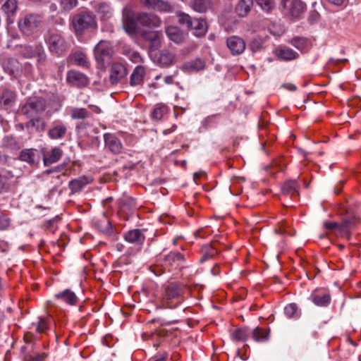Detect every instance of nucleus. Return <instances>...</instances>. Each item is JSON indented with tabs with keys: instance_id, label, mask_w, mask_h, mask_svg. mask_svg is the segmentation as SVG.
Masks as SVG:
<instances>
[{
	"instance_id": "nucleus-54",
	"label": "nucleus",
	"mask_w": 361,
	"mask_h": 361,
	"mask_svg": "<svg viewBox=\"0 0 361 361\" xmlns=\"http://www.w3.org/2000/svg\"><path fill=\"white\" fill-rule=\"evenodd\" d=\"M283 87L286 89H288L290 91H295L296 90V87L293 84H286L283 85Z\"/></svg>"
},
{
	"instance_id": "nucleus-17",
	"label": "nucleus",
	"mask_w": 361,
	"mask_h": 361,
	"mask_svg": "<svg viewBox=\"0 0 361 361\" xmlns=\"http://www.w3.org/2000/svg\"><path fill=\"white\" fill-rule=\"evenodd\" d=\"M63 155L62 149L55 147L50 151L45 152L43 155V161L45 166H49L57 162Z\"/></svg>"
},
{
	"instance_id": "nucleus-19",
	"label": "nucleus",
	"mask_w": 361,
	"mask_h": 361,
	"mask_svg": "<svg viewBox=\"0 0 361 361\" xmlns=\"http://www.w3.org/2000/svg\"><path fill=\"white\" fill-rule=\"evenodd\" d=\"M1 65L5 72L16 77L19 71V63L15 59L4 58L1 61Z\"/></svg>"
},
{
	"instance_id": "nucleus-49",
	"label": "nucleus",
	"mask_w": 361,
	"mask_h": 361,
	"mask_svg": "<svg viewBox=\"0 0 361 361\" xmlns=\"http://www.w3.org/2000/svg\"><path fill=\"white\" fill-rule=\"evenodd\" d=\"M9 219L6 215L0 216V230L6 229L9 226Z\"/></svg>"
},
{
	"instance_id": "nucleus-46",
	"label": "nucleus",
	"mask_w": 361,
	"mask_h": 361,
	"mask_svg": "<svg viewBox=\"0 0 361 361\" xmlns=\"http://www.w3.org/2000/svg\"><path fill=\"white\" fill-rule=\"evenodd\" d=\"M298 307L295 303L287 305L284 308V313L288 317H293L297 314Z\"/></svg>"
},
{
	"instance_id": "nucleus-58",
	"label": "nucleus",
	"mask_w": 361,
	"mask_h": 361,
	"mask_svg": "<svg viewBox=\"0 0 361 361\" xmlns=\"http://www.w3.org/2000/svg\"><path fill=\"white\" fill-rule=\"evenodd\" d=\"M173 130H173H169V129L165 130H164V134H165V135L169 134Z\"/></svg>"
},
{
	"instance_id": "nucleus-30",
	"label": "nucleus",
	"mask_w": 361,
	"mask_h": 361,
	"mask_svg": "<svg viewBox=\"0 0 361 361\" xmlns=\"http://www.w3.org/2000/svg\"><path fill=\"white\" fill-rule=\"evenodd\" d=\"M314 305L319 307L328 306L331 302V296L329 293H312L310 296Z\"/></svg>"
},
{
	"instance_id": "nucleus-42",
	"label": "nucleus",
	"mask_w": 361,
	"mask_h": 361,
	"mask_svg": "<svg viewBox=\"0 0 361 361\" xmlns=\"http://www.w3.org/2000/svg\"><path fill=\"white\" fill-rule=\"evenodd\" d=\"M63 11H69L78 5V0H58Z\"/></svg>"
},
{
	"instance_id": "nucleus-55",
	"label": "nucleus",
	"mask_w": 361,
	"mask_h": 361,
	"mask_svg": "<svg viewBox=\"0 0 361 361\" xmlns=\"http://www.w3.org/2000/svg\"><path fill=\"white\" fill-rule=\"evenodd\" d=\"M164 81L166 84H171L173 82V77L172 76H166L164 78Z\"/></svg>"
},
{
	"instance_id": "nucleus-48",
	"label": "nucleus",
	"mask_w": 361,
	"mask_h": 361,
	"mask_svg": "<svg viewBox=\"0 0 361 361\" xmlns=\"http://www.w3.org/2000/svg\"><path fill=\"white\" fill-rule=\"evenodd\" d=\"M269 32L274 36H280L284 32V28L281 25H271L269 28Z\"/></svg>"
},
{
	"instance_id": "nucleus-31",
	"label": "nucleus",
	"mask_w": 361,
	"mask_h": 361,
	"mask_svg": "<svg viewBox=\"0 0 361 361\" xmlns=\"http://www.w3.org/2000/svg\"><path fill=\"white\" fill-rule=\"evenodd\" d=\"M252 6V0H240L235 6V12L239 16L244 17L250 12Z\"/></svg>"
},
{
	"instance_id": "nucleus-20",
	"label": "nucleus",
	"mask_w": 361,
	"mask_h": 361,
	"mask_svg": "<svg viewBox=\"0 0 361 361\" xmlns=\"http://www.w3.org/2000/svg\"><path fill=\"white\" fill-rule=\"evenodd\" d=\"M165 32L168 38L176 43L180 44L183 42L184 39V35L182 30H180L177 26L168 25L165 27Z\"/></svg>"
},
{
	"instance_id": "nucleus-14",
	"label": "nucleus",
	"mask_w": 361,
	"mask_h": 361,
	"mask_svg": "<svg viewBox=\"0 0 361 361\" xmlns=\"http://www.w3.org/2000/svg\"><path fill=\"white\" fill-rule=\"evenodd\" d=\"M66 80L68 83L76 87H84L88 83L86 75L76 71H68Z\"/></svg>"
},
{
	"instance_id": "nucleus-45",
	"label": "nucleus",
	"mask_w": 361,
	"mask_h": 361,
	"mask_svg": "<svg viewBox=\"0 0 361 361\" xmlns=\"http://www.w3.org/2000/svg\"><path fill=\"white\" fill-rule=\"evenodd\" d=\"M290 43L300 51H304L307 47V40L302 37H295L291 40Z\"/></svg>"
},
{
	"instance_id": "nucleus-34",
	"label": "nucleus",
	"mask_w": 361,
	"mask_h": 361,
	"mask_svg": "<svg viewBox=\"0 0 361 361\" xmlns=\"http://www.w3.org/2000/svg\"><path fill=\"white\" fill-rule=\"evenodd\" d=\"M305 10V4L300 0H292L290 7V13L292 16L298 18Z\"/></svg>"
},
{
	"instance_id": "nucleus-26",
	"label": "nucleus",
	"mask_w": 361,
	"mask_h": 361,
	"mask_svg": "<svg viewBox=\"0 0 361 361\" xmlns=\"http://www.w3.org/2000/svg\"><path fill=\"white\" fill-rule=\"evenodd\" d=\"M20 160L32 165L38 161L39 155L36 149H27L20 152Z\"/></svg>"
},
{
	"instance_id": "nucleus-27",
	"label": "nucleus",
	"mask_w": 361,
	"mask_h": 361,
	"mask_svg": "<svg viewBox=\"0 0 361 361\" xmlns=\"http://www.w3.org/2000/svg\"><path fill=\"white\" fill-rule=\"evenodd\" d=\"M95 10L102 20L109 19L113 16V11L106 3H99L95 6Z\"/></svg>"
},
{
	"instance_id": "nucleus-12",
	"label": "nucleus",
	"mask_w": 361,
	"mask_h": 361,
	"mask_svg": "<svg viewBox=\"0 0 361 361\" xmlns=\"http://www.w3.org/2000/svg\"><path fill=\"white\" fill-rule=\"evenodd\" d=\"M126 68L121 63H114L110 70L109 80L111 84L115 85L126 77Z\"/></svg>"
},
{
	"instance_id": "nucleus-40",
	"label": "nucleus",
	"mask_w": 361,
	"mask_h": 361,
	"mask_svg": "<svg viewBox=\"0 0 361 361\" xmlns=\"http://www.w3.org/2000/svg\"><path fill=\"white\" fill-rule=\"evenodd\" d=\"M25 127L27 129L35 127L37 130L42 131L44 130L45 123L39 118H32L25 124Z\"/></svg>"
},
{
	"instance_id": "nucleus-44",
	"label": "nucleus",
	"mask_w": 361,
	"mask_h": 361,
	"mask_svg": "<svg viewBox=\"0 0 361 361\" xmlns=\"http://www.w3.org/2000/svg\"><path fill=\"white\" fill-rule=\"evenodd\" d=\"M257 5L264 11L269 12L274 6V0H255Z\"/></svg>"
},
{
	"instance_id": "nucleus-39",
	"label": "nucleus",
	"mask_w": 361,
	"mask_h": 361,
	"mask_svg": "<svg viewBox=\"0 0 361 361\" xmlns=\"http://www.w3.org/2000/svg\"><path fill=\"white\" fill-rule=\"evenodd\" d=\"M73 61L75 64L82 67H87L89 64L86 55L80 51L73 55Z\"/></svg>"
},
{
	"instance_id": "nucleus-35",
	"label": "nucleus",
	"mask_w": 361,
	"mask_h": 361,
	"mask_svg": "<svg viewBox=\"0 0 361 361\" xmlns=\"http://www.w3.org/2000/svg\"><path fill=\"white\" fill-rule=\"evenodd\" d=\"M192 6L195 11L202 13L211 8L212 3L210 0H193Z\"/></svg>"
},
{
	"instance_id": "nucleus-21",
	"label": "nucleus",
	"mask_w": 361,
	"mask_h": 361,
	"mask_svg": "<svg viewBox=\"0 0 361 361\" xmlns=\"http://www.w3.org/2000/svg\"><path fill=\"white\" fill-rule=\"evenodd\" d=\"M276 56L283 61H291L298 57V54L287 47H279L274 51Z\"/></svg>"
},
{
	"instance_id": "nucleus-25",
	"label": "nucleus",
	"mask_w": 361,
	"mask_h": 361,
	"mask_svg": "<svg viewBox=\"0 0 361 361\" xmlns=\"http://www.w3.org/2000/svg\"><path fill=\"white\" fill-rule=\"evenodd\" d=\"M154 61L161 66H168L173 63L174 56L167 50H163L154 56Z\"/></svg>"
},
{
	"instance_id": "nucleus-41",
	"label": "nucleus",
	"mask_w": 361,
	"mask_h": 361,
	"mask_svg": "<svg viewBox=\"0 0 361 361\" xmlns=\"http://www.w3.org/2000/svg\"><path fill=\"white\" fill-rule=\"evenodd\" d=\"M168 112V107L164 104L157 105L152 113V116L156 120H161Z\"/></svg>"
},
{
	"instance_id": "nucleus-8",
	"label": "nucleus",
	"mask_w": 361,
	"mask_h": 361,
	"mask_svg": "<svg viewBox=\"0 0 361 361\" xmlns=\"http://www.w3.org/2000/svg\"><path fill=\"white\" fill-rule=\"evenodd\" d=\"M41 22V18L37 15H27L18 22L19 29L25 35H29L33 33Z\"/></svg>"
},
{
	"instance_id": "nucleus-50",
	"label": "nucleus",
	"mask_w": 361,
	"mask_h": 361,
	"mask_svg": "<svg viewBox=\"0 0 361 361\" xmlns=\"http://www.w3.org/2000/svg\"><path fill=\"white\" fill-rule=\"evenodd\" d=\"M47 328V322L45 319L40 318L37 326V330L39 332H44Z\"/></svg>"
},
{
	"instance_id": "nucleus-2",
	"label": "nucleus",
	"mask_w": 361,
	"mask_h": 361,
	"mask_svg": "<svg viewBox=\"0 0 361 361\" xmlns=\"http://www.w3.org/2000/svg\"><path fill=\"white\" fill-rule=\"evenodd\" d=\"M358 223V217L354 214H349L344 217L341 223L324 221V226L328 232L348 239L351 231Z\"/></svg>"
},
{
	"instance_id": "nucleus-57",
	"label": "nucleus",
	"mask_w": 361,
	"mask_h": 361,
	"mask_svg": "<svg viewBox=\"0 0 361 361\" xmlns=\"http://www.w3.org/2000/svg\"><path fill=\"white\" fill-rule=\"evenodd\" d=\"M133 56H134V59H133V61L134 62H137L138 59H140V56L136 53L133 54Z\"/></svg>"
},
{
	"instance_id": "nucleus-61",
	"label": "nucleus",
	"mask_w": 361,
	"mask_h": 361,
	"mask_svg": "<svg viewBox=\"0 0 361 361\" xmlns=\"http://www.w3.org/2000/svg\"><path fill=\"white\" fill-rule=\"evenodd\" d=\"M160 78H161V76H160V75H157V76H156V77H155V79H156V80H159Z\"/></svg>"
},
{
	"instance_id": "nucleus-32",
	"label": "nucleus",
	"mask_w": 361,
	"mask_h": 361,
	"mask_svg": "<svg viewBox=\"0 0 361 361\" xmlns=\"http://www.w3.org/2000/svg\"><path fill=\"white\" fill-rule=\"evenodd\" d=\"M145 75V68L141 66H137L130 76V83L132 86H136L140 85L143 80L144 76Z\"/></svg>"
},
{
	"instance_id": "nucleus-24",
	"label": "nucleus",
	"mask_w": 361,
	"mask_h": 361,
	"mask_svg": "<svg viewBox=\"0 0 361 361\" xmlns=\"http://www.w3.org/2000/svg\"><path fill=\"white\" fill-rule=\"evenodd\" d=\"M16 99L15 93L8 90H4L1 95L0 96V107L4 109L11 108Z\"/></svg>"
},
{
	"instance_id": "nucleus-29",
	"label": "nucleus",
	"mask_w": 361,
	"mask_h": 361,
	"mask_svg": "<svg viewBox=\"0 0 361 361\" xmlns=\"http://www.w3.org/2000/svg\"><path fill=\"white\" fill-rule=\"evenodd\" d=\"M92 179L91 177H80L71 180L69 183V188L73 192H76L82 190L85 185L90 183Z\"/></svg>"
},
{
	"instance_id": "nucleus-36",
	"label": "nucleus",
	"mask_w": 361,
	"mask_h": 361,
	"mask_svg": "<svg viewBox=\"0 0 361 361\" xmlns=\"http://www.w3.org/2000/svg\"><path fill=\"white\" fill-rule=\"evenodd\" d=\"M148 39L150 41L149 48L152 50L158 49L161 44V33L159 32H152L149 33Z\"/></svg>"
},
{
	"instance_id": "nucleus-15",
	"label": "nucleus",
	"mask_w": 361,
	"mask_h": 361,
	"mask_svg": "<svg viewBox=\"0 0 361 361\" xmlns=\"http://www.w3.org/2000/svg\"><path fill=\"white\" fill-rule=\"evenodd\" d=\"M105 146L112 152L118 154L122 150V144L121 140L114 135L105 133L104 135Z\"/></svg>"
},
{
	"instance_id": "nucleus-6",
	"label": "nucleus",
	"mask_w": 361,
	"mask_h": 361,
	"mask_svg": "<svg viewBox=\"0 0 361 361\" xmlns=\"http://www.w3.org/2000/svg\"><path fill=\"white\" fill-rule=\"evenodd\" d=\"M46 107L47 102L42 97H30L22 106L21 113L28 118H31L43 113Z\"/></svg>"
},
{
	"instance_id": "nucleus-16",
	"label": "nucleus",
	"mask_w": 361,
	"mask_h": 361,
	"mask_svg": "<svg viewBox=\"0 0 361 361\" xmlns=\"http://www.w3.org/2000/svg\"><path fill=\"white\" fill-rule=\"evenodd\" d=\"M18 8L17 0H6L2 5L1 9L7 17V23L11 25L13 23V17Z\"/></svg>"
},
{
	"instance_id": "nucleus-53",
	"label": "nucleus",
	"mask_w": 361,
	"mask_h": 361,
	"mask_svg": "<svg viewBox=\"0 0 361 361\" xmlns=\"http://www.w3.org/2000/svg\"><path fill=\"white\" fill-rule=\"evenodd\" d=\"M327 2H329L331 4H333L334 6H341L345 4L348 0H326Z\"/></svg>"
},
{
	"instance_id": "nucleus-33",
	"label": "nucleus",
	"mask_w": 361,
	"mask_h": 361,
	"mask_svg": "<svg viewBox=\"0 0 361 361\" xmlns=\"http://www.w3.org/2000/svg\"><path fill=\"white\" fill-rule=\"evenodd\" d=\"M281 191L283 195L286 196L294 197L298 195V185L294 180H289L286 182L282 188Z\"/></svg>"
},
{
	"instance_id": "nucleus-22",
	"label": "nucleus",
	"mask_w": 361,
	"mask_h": 361,
	"mask_svg": "<svg viewBox=\"0 0 361 361\" xmlns=\"http://www.w3.org/2000/svg\"><path fill=\"white\" fill-rule=\"evenodd\" d=\"M55 298L60 302H65L69 305H75L78 300L75 293L69 289H66L56 294Z\"/></svg>"
},
{
	"instance_id": "nucleus-59",
	"label": "nucleus",
	"mask_w": 361,
	"mask_h": 361,
	"mask_svg": "<svg viewBox=\"0 0 361 361\" xmlns=\"http://www.w3.org/2000/svg\"><path fill=\"white\" fill-rule=\"evenodd\" d=\"M50 8L52 10V11H56V6L54 5V4H51V6H50Z\"/></svg>"
},
{
	"instance_id": "nucleus-10",
	"label": "nucleus",
	"mask_w": 361,
	"mask_h": 361,
	"mask_svg": "<svg viewBox=\"0 0 361 361\" xmlns=\"http://www.w3.org/2000/svg\"><path fill=\"white\" fill-rule=\"evenodd\" d=\"M140 2L145 8L160 13L172 11L171 5L169 1L165 0H140Z\"/></svg>"
},
{
	"instance_id": "nucleus-3",
	"label": "nucleus",
	"mask_w": 361,
	"mask_h": 361,
	"mask_svg": "<svg viewBox=\"0 0 361 361\" xmlns=\"http://www.w3.org/2000/svg\"><path fill=\"white\" fill-rule=\"evenodd\" d=\"M72 25L78 37L82 36L85 32L94 30L97 27L95 17L89 12H81L75 15L72 20Z\"/></svg>"
},
{
	"instance_id": "nucleus-18",
	"label": "nucleus",
	"mask_w": 361,
	"mask_h": 361,
	"mask_svg": "<svg viewBox=\"0 0 361 361\" xmlns=\"http://www.w3.org/2000/svg\"><path fill=\"white\" fill-rule=\"evenodd\" d=\"M124 239L129 243L140 245L143 243L145 235L140 229H133L125 233Z\"/></svg>"
},
{
	"instance_id": "nucleus-1",
	"label": "nucleus",
	"mask_w": 361,
	"mask_h": 361,
	"mask_svg": "<svg viewBox=\"0 0 361 361\" xmlns=\"http://www.w3.org/2000/svg\"><path fill=\"white\" fill-rule=\"evenodd\" d=\"M185 287L183 284L171 282L164 286L160 298L161 305L164 308L173 309L184 300Z\"/></svg>"
},
{
	"instance_id": "nucleus-43",
	"label": "nucleus",
	"mask_w": 361,
	"mask_h": 361,
	"mask_svg": "<svg viewBox=\"0 0 361 361\" xmlns=\"http://www.w3.org/2000/svg\"><path fill=\"white\" fill-rule=\"evenodd\" d=\"M73 119H83L88 116V112L83 108H73L71 112Z\"/></svg>"
},
{
	"instance_id": "nucleus-51",
	"label": "nucleus",
	"mask_w": 361,
	"mask_h": 361,
	"mask_svg": "<svg viewBox=\"0 0 361 361\" xmlns=\"http://www.w3.org/2000/svg\"><path fill=\"white\" fill-rule=\"evenodd\" d=\"M23 361H43V357L40 355H27Z\"/></svg>"
},
{
	"instance_id": "nucleus-56",
	"label": "nucleus",
	"mask_w": 361,
	"mask_h": 361,
	"mask_svg": "<svg viewBox=\"0 0 361 361\" xmlns=\"http://www.w3.org/2000/svg\"><path fill=\"white\" fill-rule=\"evenodd\" d=\"M165 360H166V356L161 355V356L153 360L152 361H165Z\"/></svg>"
},
{
	"instance_id": "nucleus-4",
	"label": "nucleus",
	"mask_w": 361,
	"mask_h": 361,
	"mask_svg": "<svg viewBox=\"0 0 361 361\" xmlns=\"http://www.w3.org/2000/svg\"><path fill=\"white\" fill-rule=\"evenodd\" d=\"M178 22L192 32L196 37L204 36L207 31L206 22L201 18H192L188 14L179 13L178 14Z\"/></svg>"
},
{
	"instance_id": "nucleus-60",
	"label": "nucleus",
	"mask_w": 361,
	"mask_h": 361,
	"mask_svg": "<svg viewBox=\"0 0 361 361\" xmlns=\"http://www.w3.org/2000/svg\"><path fill=\"white\" fill-rule=\"evenodd\" d=\"M7 140H8V141H9V142H13V141H14V140H13L12 137H11V138L7 137Z\"/></svg>"
},
{
	"instance_id": "nucleus-5",
	"label": "nucleus",
	"mask_w": 361,
	"mask_h": 361,
	"mask_svg": "<svg viewBox=\"0 0 361 361\" xmlns=\"http://www.w3.org/2000/svg\"><path fill=\"white\" fill-rule=\"evenodd\" d=\"M113 54V47L108 41L101 40L94 49L95 60L101 68H104L109 63Z\"/></svg>"
},
{
	"instance_id": "nucleus-38",
	"label": "nucleus",
	"mask_w": 361,
	"mask_h": 361,
	"mask_svg": "<svg viewBox=\"0 0 361 361\" xmlns=\"http://www.w3.org/2000/svg\"><path fill=\"white\" fill-rule=\"evenodd\" d=\"M123 27L125 31L129 35H132L135 32V23L133 18L123 14Z\"/></svg>"
},
{
	"instance_id": "nucleus-9",
	"label": "nucleus",
	"mask_w": 361,
	"mask_h": 361,
	"mask_svg": "<svg viewBox=\"0 0 361 361\" xmlns=\"http://www.w3.org/2000/svg\"><path fill=\"white\" fill-rule=\"evenodd\" d=\"M21 54L25 58L37 57V62H44L46 59V54L42 44H36L35 47L27 45L22 47Z\"/></svg>"
},
{
	"instance_id": "nucleus-52",
	"label": "nucleus",
	"mask_w": 361,
	"mask_h": 361,
	"mask_svg": "<svg viewBox=\"0 0 361 361\" xmlns=\"http://www.w3.org/2000/svg\"><path fill=\"white\" fill-rule=\"evenodd\" d=\"M205 176H206V173L203 171L196 172L193 175V180L196 184H199V182H198L199 180Z\"/></svg>"
},
{
	"instance_id": "nucleus-13",
	"label": "nucleus",
	"mask_w": 361,
	"mask_h": 361,
	"mask_svg": "<svg viewBox=\"0 0 361 361\" xmlns=\"http://www.w3.org/2000/svg\"><path fill=\"white\" fill-rule=\"evenodd\" d=\"M227 47L233 55L242 54L245 49L244 40L236 36H232L227 39Z\"/></svg>"
},
{
	"instance_id": "nucleus-11",
	"label": "nucleus",
	"mask_w": 361,
	"mask_h": 361,
	"mask_svg": "<svg viewBox=\"0 0 361 361\" xmlns=\"http://www.w3.org/2000/svg\"><path fill=\"white\" fill-rule=\"evenodd\" d=\"M137 23L149 27H159L161 25V20L157 15L148 13H140L137 17Z\"/></svg>"
},
{
	"instance_id": "nucleus-23",
	"label": "nucleus",
	"mask_w": 361,
	"mask_h": 361,
	"mask_svg": "<svg viewBox=\"0 0 361 361\" xmlns=\"http://www.w3.org/2000/svg\"><path fill=\"white\" fill-rule=\"evenodd\" d=\"M67 132V126L62 123H55L48 131L49 137L52 140L63 138Z\"/></svg>"
},
{
	"instance_id": "nucleus-28",
	"label": "nucleus",
	"mask_w": 361,
	"mask_h": 361,
	"mask_svg": "<svg viewBox=\"0 0 361 361\" xmlns=\"http://www.w3.org/2000/svg\"><path fill=\"white\" fill-rule=\"evenodd\" d=\"M204 66L205 64L202 60L196 59L185 63L183 66V70L185 72L193 73L203 70Z\"/></svg>"
},
{
	"instance_id": "nucleus-7",
	"label": "nucleus",
	"mask_w": 361,
	"mask_h": 361,
	"mask_svg": "<svg viewBox=\"0 0 361 361\" xmlns=\"http://www.w3.org/2000/svg\"><path fill=\"white\" fill-rule=\"evenodd\" d=\"M45 41L52 54L60 55L66 49L64 39L56 32H49L45 36Z\"/></svg>"
},
{
	"instance_id": "nucleus-37",
	"label": "nucleus",
	"mask_w": 361,
	"mask_h": 361,
	"mask_svg": "<svg viewBox=\"0 0 361 361\" xmlns=\"http://www.w3.org/2000/svg\"><path fill=\"white\" fill-rule=\"evenodd\" d=\"M253 339L257 342H263L269 338V332L267 329L257 327L252 334Z\"/></svg>"
},
{
	"instance_id": "nucleus-47",
	"label": "nucleus",
	"mask_w": 361,
	"mask_h": 361,
	"mask_svg": "<svg viewBox=\"0 0 361 361\" xmlns=\"http://www.w3.org/2000/svg\"><path fill=\"white\" fill-rule=\"evenodd\" d=\"M247 334L245 329H238L232 333V338L236 341H244Z\"/></svg>"
}]
</instances>
